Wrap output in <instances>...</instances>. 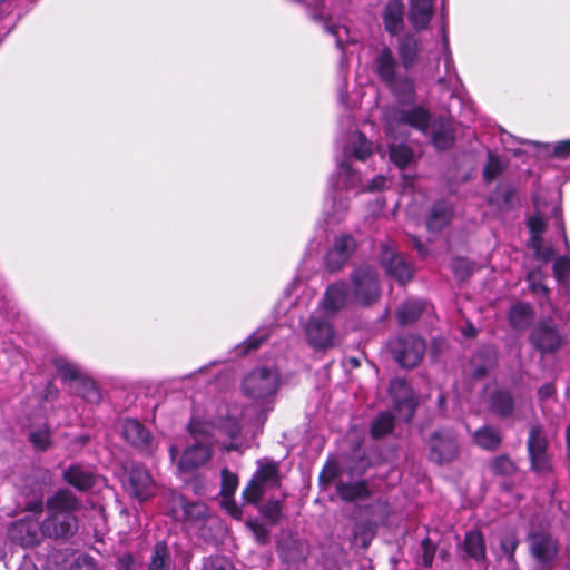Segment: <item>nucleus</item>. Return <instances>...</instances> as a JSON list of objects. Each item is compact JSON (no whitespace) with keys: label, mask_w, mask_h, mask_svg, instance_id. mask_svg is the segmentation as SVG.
<instances>
[{"label":"nucleus","mask_w":570,"mask_h":570,"mask_svg":"<svg viewBox=\"0 0 570 570\" xmlns=\"http://www.w3.org/2000/svg\"><path fill=\"white\" fill-rule=\"evenodd\" d=\"M242 387L243 393L253 400V406L242 409L238 405H223L218 410V414L227 423L236 422L239 425V432L246 424L262 423L272 410L278 389V374L267 367L257 368L244 379Z\"/></svg>","instance_id":"1"},{"label":"nucleus","mask_w":570,"mask_h":570,"mask_svg":"<svg viewBox=\"0 0 570 570\" xmlns=\"http://www.w3.org/2000/svg\"><path fill=\"white\" fill-rule=\"evenodd\" d=\"M189 428L195 443L184 451L178 462L181 473L191 472L208 462L214 442L227 451L240 449L237 442L239 425L236 422L227 423L219 414L212 423L194 421Z\"/></svg>","instance_id":"2"},{"label":"nucleus","mask_w":570,"mask_h":570,"mask_svg":"<svg viewBox=\"0 0 570 570\" xmlns=\"http://www.w3.org/2000/svg\"><path fill=\"white\" fill-rule=\"evenodd\" d=\"M78 498L67 489L59 490L46 501L47 517L42 521V533L51 539H68L78 529L75 512L79 509Z\"/></svg>","instance_id":"3"},{"label":"nucleus","mask_w":570,"mask_h":570,"mask_svg":"<svg viewBox=\"0 0 570 570\" xmlns=\"http://www.w3.org/2000/svg\"><path fill=\"white\" fill-rule=\"evenodd\" d=\"M535 214L528 220V226L531 233L530 246L534 250V255L538 259L543 263H548L554 256V249L550 244H546L541 235L546 228V218L548 215H553L557 228L560 235L563 237L564 243L568 245V240L564 232V224L560 216V209L557 205L548 208L546 204H542L538 196L534 197Z\"/></svg>","instance_id":"4"},{"label":"nucleus","mask_w":570,"mask_h":570,"mask_svg":"<svg viewBox=\"0 0 570 570\" xmlns=\"http://www.w3.org/2000/svg\"><path fill=\"white\" fill-rule=\"evenodd\" d=\"M307 343L314 350H328L335 345L333 326L320 315H312L304 327Z\"/></svg>","instance_id":"5"},{"label":"nucleus","mask_w":570,"mask_h":570,"mask_svg":"<svg viewBox=\"0 0 570 570\" xmlns=\"http://www.w3.org/2000/svg\"><path fill=\"white\" fill-rule=\"evenodd\" d=\"M395 360L403 367H414L422 360L425 352V343L417 336L399 338L392 346Z\"/></svg>","instance_id":"6"},{"label":"nucleus","mask_w":570,"mask_h":570,"mask_svg":"<svg viewBox=\"0 0 570 570\" xmlns=\"http://www.w3.org/2000/svg\"><path fill=\"white\" fill-rule=\"evenodd\" d=\"M10 538L23 547H33L41 542L42 523L33 515H28L12 523L9 530Z\"/></svg>","instance_id":"7"},{"label":"nucleus","mask_w":570,"mask_h":570,"mask_svg":"<svg viewBox=\"0 0 570 570\" xmlns=\"http://www.w3.org/2000/svg\"><path fill=\"white\" fill-rule=\"evenodd\" d=\"M354 301L371 304L379 297L377 277L370 267H361L353 275Z\"/></svg>","instance_id":"8"},{"label":"nucleus","mask_w":570,"mask_h":570,"mask_svg":"<svg viewBox=\"0 0 570 570\" xmlns=\"http://www.w3.org/2000/svg\"><path fill=\"white\" fill-rule=\"evenodd\" d=\"M402 126H409L420 131H426L430 126V114L422 107H403L394 111L389 122V130L394 131Z\"/></svg>","instance_id":"9"},{"label":"nucleus","mask_w":570,"mask_h":570,"mask_svg":"<svg viewBox=\"0 0 570 570\" xmlns=\"http://www.w3.org/2000/svg\"><path fill=\"white\" fill-rule=\"evenodd\" d=\"M390 394L399 417L404 421L411 420L415 412L416 401L410 385L402 379H394L390 385Z\"/></svg>","instance_id":"10"},{"label":"nucleus","mask_w":570,"mask_h":570,"mask_svg":"<svg viewBox=\"0 0 570 570\" xmlns=\"http://www.w3.org/2000/svg\"><path fill=\"white\" fill-rule=\"evenodd\" d=\"M528 451L532 469L537 472H546L551 469L547 454V440L541 428L532 426L529 433Z\"/></svg>","instance_id":"11"},{"label":"nucleus","mask_w":570,"mask_h":570,"mask_svg":"<svg viewBox=\"0 0 570 570\" xmlns=\"http://www.w3.org/2000/svg\"><path fill=\"white\" fill-rule=\"evenodd\" d=\"M458 453V443L451 432L435 433L430 440V458L436 463L451 461Z\"/></svg>","instance_id":"12"},{"label":"nucleus","mask_w":570,"mask_h":570,"mask_svg":"<svg viewBox=\"0 0 570 570\" xmlns=\"http://www.w3.org/2000/svg\"><path fill=\"white\" fill-rule=\"evenodd\" d=\"M121 434L137 449L150 451L154 448L149 431L137 420H125L121 425Z\"/></svg>","instance_id":"13"},{"label":"nucleus","mask_w":570,"mask_h":570,"mask_svg":"<svg viewBox=\"0 0 570 570\" xmlns=\"http://www.w3.org/2000/svg\"><path fill=\"white\" fill-rule=\"evenodd\" d=\"M348 301L347 287L344 283H336L330 286L320 304V312L325 316L335 315L344 308Z\"/></svg>","instance_id":"14"},{"label":"nucleus","mask_w":570,"mask_h":570,"mask_svg":"<svg viewBox=\"0 0 570 570\" xmlns=\"http://www.w3.org/2000/svg\"><path fill=\"white\" fill-rule=\"evenodd\" d=\"M433 0H409V21L416 31L425 30L433 17Z\"/></svg>","instance_id":"15"},{"label":"nucleus","mask_w":570,"mask_h":570,"mask_svg":"<svg viewBox=\"0 0 570 570\" xmlns=\"http://www.w3.org/2000/svg\"><path fill=\"white\" fill-rule=\"evenodd\" d=\"M153 480L148 471L141 466L132 468L129 474L127 489L139 500H146L153 492Z\"/></svg>","instance_id":"16"},{"label":"nucleus","mask_w":570,"mask_h":570,"mask_svg":"<svg viewBox=\"0 0 570 570\" xmlns=\"http://www.w3.org/2000/svg\"><path fill=\"white\" fill-rule=\"evenodd\" d=\"M355 248L352 237L342 235L335 239L333 248L327 254V265L332 269H338L348 259Z\"/></svg>","instance_id":"17"},{"label":"nucleus","mask_w":570,"mask_h":570,"mask_svg":"<svg viewBox=\"0 0 570 570\" xmlns=\"http://www.w3.org/2000/svg\"><path fill=\"white\" fill-rule=\"evenodd\" d=\"M382 259L385 264L386 272L400 283L404 284L412 278L411 267L401 256L394 254L391 248H384Z\"/></svg>","instance_id":"18"},{"label":"nucleus","mask_w":570,"mask_h":570,"mask_svg":"<svg viewBox=\"0 0 570 570\" xmlns=\"http://www.w3.org/2000/svg\"><path fill=\"white\" fill-rule=\"evenodd\" d=\"M404 8L401 0H390L384 8L383 23L385 30L395 36L400 33L404 24Z\"/></svg>","instance_id":"19"},{"label":"nucleus","mask_w":570,"mask_h":570,"mask_svg":"<svg viewBox=\"0 0 570 570\" xmlns=\"http://www.w3.org/2000/svg\"><path fill=\"white\" fill-rule=\"evenodd\" d=\"M66 482L80 491H87L97 483V475L89 469L71 465L63 473Z\"/></svg>","instance_id":"20"},{"label":"nucleus","mask_w":570,"mask_h":570,"mask_svg":"<svg viewBox=\"0 0 570 570\" xmlns=\"http://www.w3.org/2000/svg\"><path fill=\"white\" fill-rule=\"evenodd\" d=\"M532 554L540 561L552 560L558 551L556 541L546 533H538L531 537Z\"/></svg>","instance_id":"21"},{"label":"nucleus","mask_w":570,"mask_h":570,"mask_svg":"<svg viewBox=\"0 0 570 570\" xmlns=\"http://www.w3.org/2000/svg\"><path fill=\"white\" fill-rule=\"evenodd\" d=\"M375 69L382 80H384L390 86H394L396 61L391 49L383 48L380 51L375 60Z\"/></svg>","instance_id":"22"},{"label":"nucleus","mask_w":570,"mask_h":570,"mask_svg":"<svg viewBox=\"0 0 570 570\" xmlns=\"http://www.w3.org/2000/svg\"><path fill=\"white\" fill-rule=\"evenodd\" d=\"M397 51L401 63L405 69L414 67L419 60V40L412 36L401 38L399 41Z\"/></svg>","instance_id":"23"},{"label":"nucleus","mask_w":570,"mask_h":570,"mask_svg":"<svg viewBox=\"0 0 570 570\" xmlns=\"http://www.w3.org/2000/svg\"><path fill=\"white\" fill-rule=\"evenodd\" d=\"M463 550L468 557L482 561L485 559V542L480 531L473 530L466 533L463 541Z\"/></svg>","instance_id":"24"},{"label":"nucleus","mask_w":570,"mask_h":570,"mask_svg":"<svg viewBox=\"0 0 570 570\" xmlns=\"http://www.w3.org/2000/svg\"><path fill=\"white\" fill-rule=\"evenodd\" d=\"M532 342L541 351H553L560 344V338L557 332L548 327H538L532 333Z\"/></svg>","instance_id":"25"},{"label":"nucleus","mask_w":570,"mask_h":570,"mask_svg":"<svg viewBox=\"0 0 570 570\" xmlns=\"http://www.w3.org/2000/svg\"><path fill=\"white\" fill-rule=\"evenodd\" d=\"M452 217V209L444 203L436 204L428 218V228L432 232L441 230Z\"/></svg>","instance_id":"26"},{"label":"nucleus","mask_w":570,"mask_h":570,"mask_svg":"<svg viewBox=\"0 0 570 570\" xmlns=\"http://www.w3.org/2000/svg\"><path fill=\"white\" fill-rule=\"evenodd\" d=\"M258 465V471L253 479L264 488L277 485L279 481L277 464L272 461H259Z\"/></svg>","instance_id":"27"},{"label":"nucleus","mask_w":570,"mask_h":570,"mask_svg":"<svg viewBox=\"0 0 570 570\" xmlns=\"http://www.w3.org/2000/svg\"><path fill=\"white\" fill-rule=\"evenodd\" d=\"M345 153L352 154L358 160H365L372 154V147L363 134L354 132L350 137Z\"/></svg>","instance_id":"28"},{"label":"nucleus","mask_w":570,"mask_h":570,"mask_svg":"<svg viewBox=\"0 0 570 570\" xmlns=\"http://www.w3.org/2000/svg\"><path fill=\"white\" fill-rule=\"evenodd\" d=\"M491 410L500 416H509L513 413L514 402L507 391H497L491 396Z\"/></svg>","instance_id":"29"},{"label":"nucleus","mask_w":570,"mask_h":570,"mask_svg":"<svg viewBox=\"0 0 570 570\" xmlns=\"http://www.w3.org/2000/svg\"><path fill=\"white\" fill-rule=\"evenodd\" d=\"M337 494L344 501H353L357 499H363L368 495V491L366 489V484L363 481L353 482V483H338L336 485Z\"/></svg>","instance_id":"30"},{"label":"nucleus","mask_w":570,"mask_h":570,"mask_svg":"<svg viewBox=\"0 0 570 570\" xmlns=\"http://www.w3.org/2000/svg\"><path fill=\"white\" fill-rule=\"evenodd\" d=\"M171 560L167 546L164 542H157L148 564V570H170Z\"/></svg>","instance_id":"31"},{"label":"nucleus","mask_w":570,"mask_h":570,"mask_svg":"<svg viewBox=\"0 0 570 570\" xmlns=\"http://www.w3.org/2000/svg\"><path fill=\"white\" fill-rule=\"evenodd\" d=\"M553 274L560 287L570 297V257H559L553 264Z\"/></svg>","instance_id":"32"},{"label":"nucleus","mask_w":570,"mask_h":570,"mask_svg":"<svg viewBox=\"0 0 570 570\" xmlns=\"http://www.w3.org/2000/svg\"><path fill=\"white\" fill-rule=\"evenodd\" d=\"M474 441L485 450H495L501 443V436L494 429L484 426L474 433Z\"/></svg>","instance_id":"33"},{"label":"nucleus","mask_w":570,"mask_h":570,"mask_svg":"<svg viewBox=\"0 0 570 570\" xmlns=\"http://www.w3.org/2000/svg\"><path fill=\"white\" fill-rule=\"evenodd\" d=\"M509 320L513 327L523 328L532 320V308L529 304L520 303L512 306L509 313Z\"/></svg>","instance_id":"34"},{"label":"nucleus","mask_w":570,"mask_h":570,"mask_svg":"<svg viewBox=\"0 0 570 570\" xmlns=\"http://www.w3.org/2000/svg\"><path fill=\"white\" fill-rule=\"evenodd\" d=\"M453 135L449 125H434L432 130V141L438 149H448L453 144Z\"/></svg>","instance_id":"35"},{"label":"nucleus","mask_w":570,"mask_h":570,"mask_svg":"<svg viewBox=\"0 0 570 570\" xmlns=\"http://www.w3.org/2000/svg\"><path fill=\"white\" fill-rule=\"evenodd\" d=\"M186 504H187L186 499L183 495H180V494H178V493H176L174 491H168L164 495L165 509L176 520L181 519V514H179V510L180 509L185 510L186 509Z\"/></svg>","instance_id":"36"},{"label":"nucleus","mask_w":570,"mask_h":570,"mask_svg":"<svg viewBox=\"0 0 570 570\" xmlns=\"http://www.w3.org/2000/svg\"><path fill=\"white\" fill-rule=\"evenodd\" d=\"M414 158L413 150L405 145H391L390 159L399 167H406Z\"/></svg>","instance_id":"37"},{"label":"nucleus","mask_w":570,"mask_h":570,"mask_svg":"<svg viewBox=\"0 0 570 570\" xmlns=\"http://www.w3.org/2000/svg\"><path fill=\"white\" fill-rule=\"evenodd\" d=\"M179 521H199L206 518L208 509L203 502H187L185 510H179Z\"/></svg>","instance_id":"38"},{"label":"nucleus","mask_w":570,"mask_h":570,"mask_svg":"<svg viewBox=\"0 0 570 570\" xmlns=\"http://www.w3.org/2000/svg\"><path fill=\"white\" fill-rule=\"evenodd\" d=\"M423 311V303L421 302H407L402 305L397 312L400 323L407 324L412 323L420 317Z\"/></svg>","instance_id":"39"},{"label":"nucleus","mask_w":570,"mask_h":570,"mask_svg":"<svg viewBox=\"0 0 570 570\" xmlns=\"http://www.w3.org/2000/svg\"><path fill=\"white\" fill-rule=\"evenodd\" d=\"M394 419L390 413H381L372 423V435L381 438L392 431Z\"/></svg>","instance_id":"40"},{"label":"nucleus","mask_w":570,"mask_h":570,"mask_svg":"<svg viewBox=\"0 0 570 570\" xmlns=\"http://www.w3.org/2000/svg\"><path fill=\"white\" fill-rule=\"evenodd\" d=\"M519 544V539L514 531H507L500 539V546L503 554H505L509 561L513 560L514 551Z\"/></svg>","instance_id":"41"},{"label":"nucleus","mask_w":570,"mask_h":570,"mask_svg":"<svg viewBox=\"0 0 570 570\" xmlns=\"http://www.w3.org/2000/svg\"><path fill=\"white\" fill-rule=\"evenodd\" d=\"M30 442L38 450H46L50 445V431L47 426L39 428L29 435Z\"/></svg>","instance_id":"42"},{"label":"nucleus","mask_w":570,"mask_h":570,"mask_svg":"<svg viewBox=\"0 0 570 570\" xmlns=\"http://www.w3.org/2000/svg\"><path fill=\"white\" fill-rule=\"evenodd\" d=\"M238 485L237 475L228 471L227 469H223L222 471V495L223 497H232Z\"/></svg>","instance_id":"43"},{"label":"nucleus","mask_w":570,"mask_h":570,"mask_svg":"<svg viewBox=\"0 0 570 570\" xmlns=\"http://www.w3.org/2000/svg\"><path fill=\"white\" fill-rule=\"evenodd\" d=\"M514 469V463L507 456H498L491 463V470L497 474L509 475Z\"/></svg>","instance_id":"44"},{"label":"nucleus","mask_w":570,"mask_h":570,"mask_svg":"<svg viewBox=\"0 0 570 570\" xmlns=\"http://www.w3.org/2000/svg\"><path fill=\"white\" fill-rule=\"evenodd\" d=\"M502 165L500 159L493 155H489L488 161L483 170L484 179L488 181L495 179L500 175Z\"/></svg>","instance_id":"45"},{"label":"nucleus","mask_w":570,"mask_h":570,"mask_svg":"<svg viewBox=\"0 0 570 570\" xmlns=\"http://www.w3.org/2000/svg\"><path fill=\"white\" fill-rule=\"evenodd\" d=\"M264 487L253 479L243 492L245 501L248 503H256L263 495Z\"/></svg>","instance_id":"46"},{"label":"nucleus","mask_w":570,"mask_h":570,"mask_svg":"<svg viewBox=\"0 0 570 570\" xmlns=\"http://www.w3.org/2000/svg\"><path fill=\"white\" fill-rule=\"evenodd\" d=\"M203 570H235L229 560L223 557L209 558L204 563Z\"/></svg>","instance_id":"47"},{"label":"nucleus","mask_w":570,"mask_h":570,"mask_svg":"<svg viewBox=\"0 0 570 570\" xmlns=\"http://www.w3.org/2000/svg\"><path fill=\"white\" fill-rule=\"evenodd\" d=\"M340 176L343 179V184L346 187H354L357 185L360 178L356 174L351 170L350 165L343 163L338 167Z\"/></svg>","instance_id":"48"},{"label":"nucleus","mask_w":570,"mask_h":570,"mask_svg":"<svg viewBox=\"0 0 570 570\" xmlns=\"http://www.w3.org/2000/svg\"><path fill=\"white\" fill-rule=\"evenodd\" d=\"M69 570H98L91 558L87 556L78 557Z\"/></svg>","instance_id":"49"},{"label":"nucleus","mask_w":570,"mask_h":570,"mask_svg":"<svg viewBox=\"0 0 570 570\" xmlns=\"http://www.w3.org/2000/svg\"><path fill=\"white\" fill-rule=\"evenodd\" d=\"M263 514L268 518L272 522H276L281 514V503L279 501H271L266 503L263 508Z\"/></svg>","instance_id":"50"},{"label":"nucleus","mask_w":570,"mask_h":570,"mask_svg":"<svg viewBox=\"0 0 570 570\" xmlns=\"http://www.w3.org/2000/svg\"><path fill=\"white\" fill-rule=\"evenodd\" d=\"M452 268H453V272L460 278L466 277L471 271L470 264L463 258L455 259L452 264Z\"/></svg>","instance_id":"51"},{"label":"nucleus","mask_w":570,"mask_h":570,"mask_svg":"<svg viewBox=\"0 0 570 570\" xmlns=\"http://www.w3.org/2000/svg\"><path fill=\"white\" fill-rule=\"evenodd\" d=\"M423 548V564L425 567H431L435 553V547L432 544L430 540H424L422 542Z\"/></svg>","instance_id":"52"},{"label":"nucleus","mask_w":570,"mask_h":570,"mask_svg":"<svg viewBox=\"0 0 570 570\" xmlns=\"http://www.w3.org/2000/svg\"><path fill=\"white\" fill-rule=\"evenodd\" d=\"M222 505L226 509V511L234 518L239 519L242 515L240 509L237 504L230 499V497H223Z\"/></svg>","instance_id":"53"},{"label":"nucleus","mask_w":570,"mask_h":570,"mask_svg":"<svg viewBox=\"0 0 570 570\" xmlns=\"http://www.w3.org/2000/svg\"><path fill=\"white\" fill-rule=\"evenodd\" d=\"M333 210L327 214L333 217V219H340L344 213L347 210V205L343 199H338L336 204V199H333L332 204Z\"/></svg>","instance_id":"54"},{"label":"nucleus","mask_w":570,"mask_h":570,"mask_svg":"<svg viewBox=\"0 0 570 570\" xmlns=\"http://www.w3.org/2000/svg\"><path fill=\"white\" fill-rule=\"evenodd\" d=\"M553 155L559 158H568L570 156V140L560 141L553 146Z\"/></svg>","instance_id":"55"},{"label":"nucleus","mask_w":570,"mask_h":570,"mask_svg":"<svg viewBox=\"0 0 570 570\" xmlns=\"http://www.w3.org/2000/svg\"><path fill=\"white\" fill-rule=\"evenodd\" d=\"M267 337L265 332H257L250 336L246 343V351L255 350Z\"/></svg>","instance_id":"56"},{"label":"nucleus","mask_w":570,"mask_h":570,"mask_svg":"<svg viewBox=\"0 0 570 570\" xmlns=\"http://www.w3.org/2000/svg\"><path fill=\"white\" fill-rule=\"evenodd\" d=\"M118 564L122 570H134L135 559L130 553H125L124 556L119 557Z\"/></svg>","instance_id":"57"},{"label":"nucleus","mask_w":570,"mask_h":570,"mask_svg":"<svg viewBox=\"0 0 570 570\" xmlns=\"http://www.w3.org/2000/svg\"><path fill=\"white\" fill-rule=\"evenodd\" d=\"M327 30L335 37L336 45L338 47H342L343 46V33L347 32L346 28L338 27V26H332V27H327Z\"/></svg>","instance_id":"58"},{"label":"nucleus","mask_w":570,"mask_h":570,"mask_svg":"<svg viewBox=\"0 0 570 570\" xmlns=\"http://www.w3.org/2000/svg\"><path fill=\"white\" fill-rule=\"evenodd\" d=\"M384 185H385V177L377 176L370 183V185L366 187V189L370 191L380 190L384 187Z\"/></svg>","instance_id":"59"},{"label":"nucleus","mask_w":570,"mask_h":570,"mask_svg":"<svg viewBox=\"0 0 570 570\" xmlns=\"http://www.w3.org/2000/svg\"><path fill=\"white\" fill-rule=\"evenodd\" d=\"M554 385L547 383L539 389V396L541 399H548L554 394Z\"/></svg>","instance_id":"60"},{"label":"nucleus","mask_w":570,"mask_h":570,"mask_svg":"<svg viewBox=\"0 0 570 570\" xmlns=\"http://www.w3.org/2000/svg\"><path fill=\"white\" fill-rule=\"evenodd\" d=\"M535 277H537V274L534 272L529 273V281L531 282L532 289L534 292H541L542 294H547L548 288L544 285H542L541 283L535 284L534 283Z\"/></svg>","instance_id":"61"},{"label":"nucleus","mask_w":570,"mask_h":570,"mask_svg":"<svg viewBox=\"0 0 570 570\" xmlns=\"http://www.w3.org/2000/svg\"><path fill=\"white\" fill-rule=\"evenodd\" d=\"M252 528H253V531L255 532L256 539L259 542H264L267 538L266 530L259 524H253Z\"/></svg>","instance_id":"62"},{"label":"nucleus","mask_w":570,"mask_h":570,"mask_svg":"<svg viewBox=\"0 0 570 570\" xmlns=\"http://www.w3.org/2000/svg\"><path fill=\"white\" fill-rule=\"evenodd\" d=\"M61 373L65 379H76L78 375V371L70 365H67L66 367H61Z\"/></svg>","instance_id":"63"},{"label":"nucleus","mask_w":570,"mask_h":570,"mask_svg":"<svg viewBox=\"0 0 570 570\" xmlns=\"http://www.w3.org/2000/svg\"><path fill=\"white\" fill-rule=\"evenodd\" d=\"M42 508V502L41 501H37L30 505H28V509L31 510V511H38V510H41Z\"/></svg>","instance_id":"64"}]
</instances>
